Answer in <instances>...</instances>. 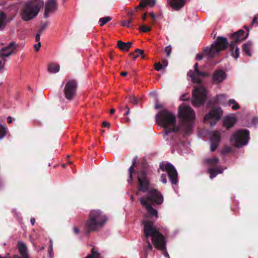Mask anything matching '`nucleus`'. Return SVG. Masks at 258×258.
I'll return each mask as SVG.
<instances>
[{"label": "nucleus", "mask_w": 258, "mask_h": 258, "mask_svg": "<svg viewBox=\"0 0 258 258\" xmlns=\"http://www.w3.org/2000/svg\"><path fill=\"white\" fill-rule=\"evenodd\" d=\"M107 221L106 215L100 210H91L88 219L85 223V227L89 231H95L101 227Z\"/></svg>", "instance_id": "nucleus-3"}, {"label": "nucleus", "mask_w": 258, "mask_h": 258, "mask_svg": "<svg viewBox=\"0 0 258 258\" xmlns=\"http://www.w3.org/2000/svg\"><path fill=\"white\" fill-rule=\"evenodd\" d=\"M6 24V16L4 13H0V30L4 29Z\"/></svg>", "instance_id": "nucleus-29"}, {"label": "nucleus", "mask_w": 258, "mask_h": 258, "mask_svg": "<svg viewBox=\"0 0 258 258\" xmlns=\"http://www.w3.org/2000/svg\"><path fill=\"white\" fill-rule=\"evenodd\" d=\"M73 230H74V231L75 232V233L76 234H78V233H79V229H78V228H77V227H74V229H73Z\"/></svg>", "instance_id": "nucleus-52"}, {"label": "nucleus", "mask_w": 258, "mask_h": 258, "mask_svg": "<svg viewBox=\"0 0 258 258\" xmlns=\"http://www.w3.org/2000/svg\"><path fill=\"white\" fill-rule=\"evenodd\" d=\"M86 258H100V253L96 251L94 248H92L91 253Z\"/></svg>", "instance_id": "nucleus-32"}, {"label": "nucleus", "mask_w": 258, "mask_h": 258, "mask_svg": "<svg viewBox=\"0 0 258 258\" xmlns=\"http://www.w3.org/2000/svg\"><path fill=\"white\" fill-rule=\"evenodd\" d=\"M243 33L244 31L242 30H239L237 32L234 33L231 36V39L232 41L231 43L235 44L236 42H240L245 39L248 34L247 33L245 36H242Z\"/></svg>", "instance_id": "nucleus-20"}, {"label": "nucleus", "mask_w": 258, "mask_h": 258, "mask_svg": "<svg viewBox=\"0 0 258 258\" xmlns=\"http://www.w3.org/2000/svg\"><path fill=\"white\" fill-rule=\"evenodd\" d=\"M171 46L170 45H168V46L165 48V51L167 53V57H169L170 56L171 52Z\"/></svg>", "instance_id": "nucleus-41"}, {"label": "nucleus", "mask_w": 258, "mask_h": 258, "mask_svg": "<svg viewBox=\"0 0 258 258\" xmlns=\"http://www.w3.org/2000/svg\"><path fill=\"white\" fill-rule=\"evenodd\" d=\"M18 248L20 256L15 255L13 258H30L27 247L24 242L19 241L18 243Z\"/></svg>", "instance_id": "nucleus-15"}, {"label": "nucleus", "mask_w": 258, "mask_h": 258, "mask_svg": "<svg viewBox=\"0 0 258 258\" xmlns=\"http://www.w3.org/2000/svg\"><path fill=\"white\" fill-rule=\"evenodd\" d=\"M160 168L163 171H166L168 174L170 181L173 184L177 183V173L175 168L170 163L166 164L165 166L162 164L160 165Z\"/></svg>", "instance_id": "nucleus-12"}, {"label": "nucleus", "mask_w": 258, "mask_h": 258, "mask_svg": "<svg viewBox=\"0 0 258 258\" xmlns=\"http://www.w3.org/2000/svg\"><path fill=\"white\" fill-rule=\"evenodd\" d=\"M136 162V159L135 158L133 160V165L130 167L128 169L129 172V177L130 179L128 180V183H131L133 180V173L134 172V166H135Z\"/></svg>", "instance_id": "nucleus-28"}, {"label": "nucleus", "mask_w": 258, "mask_h": 258, "mask_svg": "<svg viewBox=\"0 0 258 258\" xmlns=\"http://www.w3.org/2000/svg\"><path fill=\"white\" fill-rule=\"evenodd\" d=\"M132 20L131 19H130L128 20H124L121 21V26L124 27H129L130 24L132 22Z\"/></svg>", "instance_id": "nucleus-35"}, {"label": "nucleus", "mask_w": 258, "mask_h": 258, "mask_svg": "<svg viewBox=\"0 0 258 258\" xmlns=\"http://www.w3.org/2000/svg\"><path fill=\"white\" fill-rule=\"evenodd\" d=\"M40 47H41L40 42H39V43L34 45V48L36 51L39 50L40 48Z\"/></svg>", "instance_id": "nucleus-44"}, {"label": "nucleus", "mask_w": 258, "mask_h": 258, "mask_svg": "<svg viewBox=\"0 0 258 258\" xmlns=\"http://www.w3.org/2000/svg\"><path fill=\"white\" fill-rule=\"evenodd\" d=\"M230 51L233 57L237 59L239 56V50L235 44L231 43Z\"/></svg>", "instance_id": "nucleus-24"}, {"label": "nucleus", "mask_w": 258, "mask_h": 258, "mask_svg": "<svg viewBox=\"0 0 258 258\" xmlns=\"http://www.w3.org/2000/svg\"><path fill=\"white\" fill-rule=\"evenodd\" d=\"M17 44L14 42H11L7 46L0 50V57H6L16 53Z\"/></svg>", "instance_id": "nucleus-14"}, {"label": "nucleus", "mask_w": 258, "mask_h": 258, "mask_svg": "<svg viewBox=\"0 0 258 258\" xmlns=\"http://www.w3.org/2000/svg\"><path fill=\"white\" fill-rule=\"evenodd\" d=\"M43 6V0H33L27 3L24 7L21 14L22 19L27 21L33 19Z\"/></svg>", "instance_id": "nucleus-5"}, {"label": "nucleus", "mask_w": 258, "mask_h": 258, "mask_svg": "<svg viewBox=\"0 0 258 258\" xmlns=\"http://www.w3.org/2000/svg\"><path fill=\"white\" fill-rule=\"evenodd\" d=\"M204 55H205L204 53L203 54H198L196 56V58L198 60H201L203 59Z\"/></svg>", "instance_id": "nucleus-46"}, {"label": "nucleus", "mask_w": 258, "mask_h": 258, "mask_svg": "<svg viewBox=\"0 0 258 258\" xmlns=\"http://www.w3.org/2000/svg\"><path fill=\"white\" fill-rule=\"evenodd\" d=\"M222 114V111L220 108L213 109L205 115L204 122L209 124L210 126H213L216 123Z\"/></svg>", "instance_id": "nucleus-9"}, {"label": "nucleus", "mask_w": 258, "mask_h": 258, "mask_svg": "<svg viewBox=\"0 0 258 258\" xmlns=\"http://www.w3.org/2000/svg\"><path fill=\"white\" fill-rule=\"evenodd\" d=\"M178 114L181 121L180 127L175 125V117L172 112L164 109L156 115V121L159 125L165 128L166 135L178 131H181L185 134L191 133L195 119L193 110L189 106L182 105L179 108Z\"/></svg>", "instance_id": "nucleus-1"}, {"label": "nucleus", "mask_w": 258, "mask_h": 258, "mask_svg": "<svg viewBox=\"0 0 258 258\" xmlns=\"http://www.w3.org/2000/svg\"><path fill=\"white\" fill-rule=\"evenodd\" d=\"M126 44L127 47L130 49V47L132 46L133 43L132 42H128L125 43Z\"/></svg>", "instance_id": "nucleus-50"}, {"label": "nucleus", "mask_w": 258, "mask_h": 258, "mask_svg": "<svg viewBox=\"0 0 258 258\" xmlns=\"http://www.w3.org/2000/svg\"><path fill=\"white\" fill-rule=\"evenodd\" d=\"M192 97V103L194 106L199 107L202 105L207 95L206 90L201 85L194 87Z\"/></svg>", "instance_id": "nucleus-8"}, {"label": "nucleus", "mask_w": 258, "mask_h": 258, "mask_svg": "<svg viewBox=\"0 0 258 258\" xmlns=\"http://www.w3.org/2000/svg\"><path fill=\"white\" fill-rule=\"evenodd\" d=\"M125 109H126V111L125 114L126 115H127L129 114V113H130V109H129V108L127 106H125Z\"/></svg>", "instance_id": "nucleus-53"}, {"label": "nucleus", "mask_w": 258, "mask_h": 258, "mask_svg": "<svg viewBox=\"0 0 258 258\" xmlns=\"http://www.w3.org/2000/svg\"><path fill=\"white\" fill-rule=\"evenodd\" d=\"M140 7H139V6L136 8V10H138Z\"/></svg>", "instance_id": "nucleus-64"}, {"label": "nucleus", "mask_w": 258, "mask_h": 258, "mask_svg": "<svg viewBox=\"0 0 258 258\" xmlns=\"http://www.w3.org/2000/svg\"><path fill=\"white\" fill-rule=\"evenodd\" d=\"M249 140V132L247 130H238L233 134L230 139L231 143L240 147L247 144Z\"/></svg>", "instance_id": "nucleus-7"}, {"label": "nucleus", "mask_w": 258, "mask_h": 258, "mask_svg": "<svg viewBox=\"0 0 258 258\" xmlns=\"http://www.w3.org/2000/svg\"><path fill=\"white\" fill-rule=\"evenodd\" d=\"M144 232L148 243L146 250L151 251L153 248L151 243L148 241V238L150 237L151 238L153 243L157 248L165 249L164 238L159 232V229L151 222L146 221L144 222Z\"/></svg>", "instance_id": "nucleus-2"}, {"label": "nucleus", "mask_w": 258, "mask_h": 258, "mask_svg": "<svg viewBox=\"0 0 258 258\" xmlns=\"http://www.w3.org/2000/svg\"><path fill=\"white\" fill-rule=\"evenodd\" d=\"M163 67H166L168 66V61L166 60H163Z\"/></svg>", "instance_id": "nucleus-49"}, {"label": "nucleus", "mask_w": 258, "mask_h": 258, "mask_svg": "<svg viewBox=\"0 0 258 258\" xmlns=\"http://www.w3.org/2000/svg\"><path fill=\"white\" fill-rule=\"evenodd\" d=\"M226 78V73L222 70H217L213 74V80L216 83L222 82Z\"/></svg>", "instance_id": "nucleus-19"}, {"label": "nucleus", "mask_w": 258, "mask_h": 258, "mask_svg": "<svg viewBox=\"0 0 258 258\" xmlns=\"http://www.w3.org/2000/svg\"><path fill=\"white\" fill-rule=\"evenodd\" d=\"M251 44L249 42L244 44L242 46L243 50L247 55L249 56L251 55Z\"/></svg>", "instance_id": "nucleus-27"}, {"label": "nucleus", "mask_w": 258, "mask_h": 258, "mask_svg": "<svg viewBox=\"0 0 258 258\" xmlns=\"http://www.w3.org/2000/svg\"><path fill=\"white\" fill-rule=\"evenodd\" d=\"M102 126L103 127H109L110 126V123L107 121H104L102 123Z\"/></svg>", "instance_id": "nucleus-47"}, {"label": "nucleus", "mask_w": 258, "mask_h": 258, "mask_svg": "<svg viewBox=\"0 0 258 258\" xmlns=\"http://www.w3.org/2000/svg\"><path fill=\"white\" fill-rule=\"evenodd\" d=\"M114 112H115V109H111L110 110V113L111 114H113V113H114Z\"/></svg>", "instance_id": "nucleus-60"}, {"label": "nucleus", "mask_w": 258, "mask_h": 258, "mask_svg": "<svg viewBox=\"0 0 258 258\" xmlns=\"http://www.w3.org/2000/svg\"><path fill=\"white\" fill-rule=\"evenodd\" d=\"M57 6L56 0H48L45 5L44 17L47 18L50 13L56 11Z\"/></svg>", "instance_id": "nucleus-17"}, {"label": "nucleus", "mask_w": 258, "mask_h": 258, "mask_svg": "<svg viewBox=\"0 0 258 258\" xmlns=\"http://www.w3.org/2000/svg\"><path fill=\"white\" fill-rule=\"evenodd\" d=\"M236 121V118L234 115H229L224 117V125L227 128L231 127Z\"/></svg>", "instance_id": "nucleus-22"}, {"label": "nucleus", "mask_w": 258, "mask_h": 258, "mask_svg": "<svg viewBox=\"0 0 258 258\" xmlns=\"http://www.w3.org/2000/svg\"><path fill=\"white\" fill-rule=\"evenodd\" d=\"M228 42L226 38L218 37L216 40L209 47L204 50V54L212 58L216 56L220 51L225 49L227 46Z\"/></svg>", "instance_id": "nucleus-6"}, {"label": "nucleus", "mask_w": 258, "mask_h": 258, "mask_svg": "<svg viewBox=\"0 0 258 258\" xmlns=\"http://www.w3.org/2000/svg\"><path fill=\"white\" fill-rule=\"evenodd\" d=\"M117 46L122 51H126L129 50L127 47L126 44L121 41H118L117 42Z\"/></svg>", "instance_id": "nucleus-31"}, {"label": "nucleus", "mask_w": 258, "mask_h": 258, "mask_svg": "<svg viewBox=\"0 0 258 258\" xmlns=\"http://www.w3.org/2000/svg\"><path fill=\"white\" fill-rule=\"evenodd\" d=\"M187 76L195 83H199L201 82L200 77H206L208 74L206 72H203L198 70V64L196 63L194 65V70H190L187 73Z\"/></svg>", "instance_id": "nucleus-10"}, {"label": "nucleus", "mask_w": 258, "mask_h": 258, "mask_svg": "<svg viewBox=\"0 0 258 258\" xmlns=\"http://www.w3.org/2000/svg\"><path fill=\"white\" fill-rule=\"evenodd\" d=\"M130 100L132 103H133L135 104H137L138 103V101H139L138 99L136 98L135 96L130 97Z\"/></svg>", "instance_id": "nucleus-42"}, {"label": "nucleus", "mask_w": 258, "mask_h": 258, "mask_svg": "<svg viewBox=\"0 0 258 258\" xmlns=\"http://www.w3.org/2000/svg\"><path fill=\"white\" fill-rule=\"evenodd\" d=\"M111 20V17L107 16L99 19V23L100 26H102Z\"/></svg>", "instance_id": "nucleus-33"}, {"label": "nucleus", "mask_w": 258, "mask_h": 258, "mask_svg": "<svg viewBox=\"0 0 258 258\" xmlns=\"http://www.w3.org/2000/svg\"><path fill=\"white\" fill-rule=\"evenodd\" d=\"M138 179L140 184V190L144 192L146 191L149 184L148 180L146 178V173L142 171L138 176Z\"/></svg>", "instance_id": "nucleus-16"}, {"label": "nucleus", "mask_w": 258, "mask_h": 258, "mask_svg": "<svg viewBox=\"0 0 258 258\" xmlns=\"http://www.w3.org/2000/svg\"><path fill=\"white\" fill-rule=\"evenodd\" d=\"M227 98V96L224 94H220L217 96V101L223 106L226 107L231 106L233 110H237L239 108V105L234 99H230L226 101Z\"/></svg>", "instance_id": "nucleus-13"}, {"label": "nucleus", "mask_w": 258, "mask_h": 258, "mask_svg": "<svg viewBox=\"0 0 258 258\" xmlns=\"http://www.w3.org/2000/svg\"><path fill=\"white\" fill-rule=\"evenodd\" d=\"M4 257L10 258V254L9 253H6V255Z\"/></svg>", "instance_id": "nucleus-59"}, {"label": "nucleus", "mask_w": 258, "mask_h": 258, "mask_svg": "<svg viewBox=\"0 0 258 258\" xmlns=\"http://www.w3.org/2000/svg\"><path fill=\"white\" fill-rule=\"evenodd\" d=\"M187 0H168V3L174 10L178 11L185 4Z\"/></svg>", "instance_id": "nucleus-21"}, {"label": "nucleus", "mask_w": 258, "mask_h": 258, "mask_svg": "<svg viewBox=\"0 0 258 258\" xmlns=\"http://www.w3.org/2000/svg\"><path fill=\"white\" fill-rule=\"evenodd\" d=\"M126 120L127 121H128L130 120V119H129L128 118H126Z\"/></svg>", "instance_id": "nucleus-63"}, {"label": "nucleus", "mask_w": 258, "mask_h": 258, "mask_svg": "<svg viewBox=\"0 0 258 258\" xmlns=\"http://www.w3.org/2000/svg\"><path fill=\"white\" fill-rule=\"evenodd\" d=\"M146 18V14H145L143 15V17H142V19H143V20H144H144H145Z\"/></svg>", "instance_id": "nucleus-61"}, {"label": "nucleus", "mask_w": 258, "mask_h": 258, "mask_svg": "<svg viewBox=\"0 0 258 258\" xmlns=\"http://www.w3.org/2000/svg\"><path fill=\"white\" fill-rule=\"evenodd\" d=\"M257 20H258V14L256 15L254 17V18H253V20H252V21L251 22V25L252 26L254 25L255 26H257L258 25V21H257Z\"/></svg>", "instance_id": "nucleus-40"}, {"label": "nucleus", "mask_w": 258, "mask_h": 258, "mask_svg": "<svg viewBox=\"0 0 258 258\" xmlns=\"http://www.w3.org/2000/svg\"><path fill=\"white\" fill-rule=\"evenodd\" d=\"M150 16H151V17L153 18V20H155L156 18V16L155 14H154L153 13H150Z\"/></svg>", "instance_id": "nucleus-54"}, {"label": "nucleus", "mask_w": 258, "mask_h": 258, "mask_svg": "<svg viewBox=\"0 0 258 258\" xmlns=\"http://www.w3.org/2000/svg\"><path fill=\"white\" fill-rule=\"evenodd\" d=\"M161 181L164 183H167L166 175L165 174H162L161 175Z\"/></svg>", "instance_id": "nucleus-45"}, {"label": "nucleus", "mask_w": 258, "mask_h": 258, "mask_svg": "<svg viewBox=\"0 0 258 258\" xmlns=\"http://www.w3.org/2000/svg\"><path fill=\"white\" fill-rule=\"evenodd\" d=\"M141 204L147 209L148 213L152 215H154L157 219L158 218V212L154 209L151 206V203H154L160 205L163 201L162 196L155 189L149 191L147 198L142 197L139 199Z\"/></svg>", "instance_id": "nucleus-4"}, {"label": "nucleus", "mask_w": 258, "mask_h": 258, "mask_svg": "<svg viewBox=\"0 0 258 258\" xmlns=\"http://www.w3.org/2000/svg\"><path fill=\"white\" fill-rule=\"evenodd\" d=\"M155 0H152V1L150 0V6L153 7L155 5Z\"/></svg>", "instance_id": "nucleus-55"}, {"label": "nucleus", "mask_w": 258, "mask_h": 258, "mask_svg": "<svg viewBox=\"0 0 258 258\" xmlns=\"http://www.w3.org/2000/svg\"><path fill=\"white\" fill-rule=\"evenodd\" d=\"M155 69L157 71H159L163 68V66L160 62H158L155 64Z\"/></svg>", "instance_id": "nucleus-43"}, {"label": "nucleus", "mask_w": 258, "mask_h": 258, "mask_svg": "<svg viewBox=\"0 0 258 258\" xmlns=\"http://www.w3.org/2000/svg\"><path fill=\"white\" fill-rule=\"evenodd\" d=\"M220 141V134L218 131H215L212 133L211 138L210 150L212 152L214 151L219 145Z\"/></svg>", "instance_id": "nucleus-18"}, {"label": "nucleus", "mask_w": 258, "mask_h": 258, "mask_svg": "<svg viewBox=\"0 0 258 258\" xmlns=\"http://www.w3.org/2000/svg\"><path fill=\"white\" fill-rule=\"evenodd\" d=\"M150 5V0H141L139 5V7L144 8L147 6Z\"/></svg>", "instance_id": "nucleus-34"}, {"label": "nucleus", "mask_w": 258, "mask_h": 258, "mask_svg": "<svg viewBox=\"0 0 258 258\" xmlns=\"http://www.w3.org/2000/svg\"><path fill=\"white\" fill-rule=\"evenodd\" d=\"M162 104L158 103H157L155 105V107L156 108H162Z\"/></svg>", "instance_id": "nucleus-51"}, {"label": "nucleus", "mask_w": 258, "mask_h": 258, "mask_svg": "<svg viewBox=\"0 0 258 258\" xmlns=\"http://www.w3.org/2000/svg\"><path fill=\"white\" fill-rule=\"evenodd\" d=\"M123 109V107H119V110L121 111L122 109Z\"/></svg>", "instance_id": "nucleus-62"}, {"label": "nucleus", "mask_w": 258, "mask_h": 258, "mask_svg": "<svg viewBox=\"0 0 258 258\" xmlns=\"http://www.w3.org/2000/svg\"><path fill=\"white\" fill-rule=\"evenodd\" d=\"M6 63V60L3 59L0 60V72H2L5 70V66Z\"/></svg>", "instance_id": "nucleus-39"}, {"label": "nucleus", "mask_w": 258, "mask_h": 258, "mask_svg": "<svg viewBox=\"0 0 258 258\" xmlns=\"http://www.w3.org/2000/svg\"><path fill=\"white\" fill-rule=\"evenodd\" d=\"M50 246L48 248V255L50 258H53V249H52V240H50Z\"/></svg>", "instance_id": "nucleus-37"}, {"label": "nucleus", "mask_w": 258, "mask_h": 258, "mask_svg": "<svg viewBox=\"0 0 258 258\" xmlns=\"http://www.w3.org/2000/svg\"><path fill=\"white\" fill-rule=\"evenodd\" d=\"M30 221H31V223H32V224L34 225L35 222V220L34 218H31Z\"/></svg>", "instance_id": "nucleus-56"}, {"label": "nucleus", "mask_w": 258, "mask_h": 258, "mask_svg": "<svg viewBox=\"0 0 258 258\" xmlns=\"http://www.w3.org/2000/svg\"><path fill=\"white\" fill-rule=\"evenodd\" d=\"M121 75L123 76H125L127 75V73L126 72H122L121 73Z\"/></svg>", "instance_id": "nucleus-57"}, {"label": "nucleus", "mask_w": 258, "mask_h": 258, "mask_svg": "<svg viewBox=\"0 0 258 258\" xmlns=\"http://www.w3.org/2000/svg\"><path fill=\"white\" fill-rule=\"evenodd\" d=\"M40 34H38L36 35V37H35V40L38 42L39 43V42H40Z\"/></svg>", "instance_id": "nucleus-48"}, {"label": "nucleus", "mask_w": 258, "mask_h": 258, "mask_svg": "<svg viewBox=\"0 0 258 258\" xmlns=\"http://www.w3.org/2000/svg\"><path fill=\"white\" fill-rule=\"evenodd\" d=\"M224 170V169H221V168H217V169H214V168H210L209 169V173L210 174V178H213L215 177L218 174L221 173Z\"/></svg>", "instance_id": "nucleus-26"}, {"label": "nucleus", "mask_w": 258, "mask_h": 258, "mask_svg": "<svg viewBox=\"0 0 258 258\" xmlns=\"http://www.w3.org/2000/svg\"><path fill=\"white\" fill-rule=\"evenodd\" d=\"M60 67L58 64L51 63L48 65L47 71L49 73L56 74L59 71Z\"/></svg>", "instance_id": "nucleus-23"}, {"label": "nucleus", "mask_w": 258, "mask_h": 258, "mask_svg": "<svg viewBox=\"0 0 258 258\" xmlns=\"http://www.w3.org/2000/svg\"><path fill=\"white\" fill-rule=\"evenodd\" d=\"M140 30L144 32H147L151 30V28L148 26L143 25L141 26Z\"/></svg>", "instance_id": "nucleus-38"}, {"label": "nucleus", "mask_w": 258, "mask_h": 258, "mask_svg": "<svg viewBox=\"0 0 258 258\" xmlns=\"http://www.w3.org/2000/svg\"><path fill=\"white\" fill-rule=\"evenodd\" d=\"M6 134V130L5 127L0 124V139L3 138Z\"/></svg>", "instance_id": "nucleus-36"}, {"label": "nucleus", "mask_w": 258, "mask_h": 258, "mask_svg": "<svg viewBox=\"0 0 258 258\" xmlns=\"http://www.w3.org/2000/svg\"><path fill=\"white\" fill-rule=\"evenodd\" d=\"M206 162L209 166H215L218 163L219 159L217 157H214L213 158L206 159Z\"/></svg>", "instance_id": "nucleus-30"}, {"label": "nucleus", "mask_w": 258, "mask_h": 258, "mask_svg": "<svg viewBox=\"0 0 258 258\" xmlns=\"http://www.w3.org/2000/svg\"><path fill=\"white\" fill-rule=\"evenodd\" d=\"M77 83L74 80L67 82L64 88V94L68 100H72L75 96L76 92Z\"/></svg>", "instance_id": "nucleus-11"}, {"label": "nucleus", "mask_w": 258, "mask_h": 258, "mask_svg": "<svg viewBox=\"0 0 258 258\" xmlns=\"http://www.w3.org/2000/svg\"><path fill=\"white\" fill-rule=\"evenodd\" d=\"M130 55L132 56L133 59L134 60L136 59L140 55H141L142 58L145 57L143 50L139 49H136L134 52L130 53Z\"/></svg>", "instance_id": "nucleus-25"}, {"label": "nucleus", "mask_w": 258, "mask_h": 258, "mask_svg": "<svg viewBox=\"0 0 258 258\" xmlns=\"http://www.w3.org/2000/svg\"><path fill=\"white\" fill-rule=\"evenodd\" d=\"M8 122H9V123H11V122H12V117H11V116H9V117H8Z\"/></svg>", "instance_id": "nucleus-58"}]
</instances>
